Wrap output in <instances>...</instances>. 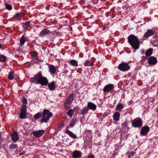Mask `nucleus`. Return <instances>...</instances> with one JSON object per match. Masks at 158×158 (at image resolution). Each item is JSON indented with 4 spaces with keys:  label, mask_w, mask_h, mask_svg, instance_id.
Instances as JSON below:
<instances>
[{
    "label": "nucleus",
    "mask_w": 158,
    "mask_h": 158,
    "mask_svg": "<svg viewBox=\"0 0 158 158\" xmlns=\"http://www.w3.org/2000/svg\"><path fill=\"white\" fill-rule=\"evenodd\" d=\"M30 82L32 83L40 84L41 85L46 86L48 85V88L50 90H53L56 88L55 83L52 81L48 83V81L46 77L42 76V73L40 71L34 77L31 78Z\"/></svg>",
    "instance_id": "f257e3e1"
},
{
    "label": "nucleus",
    "mask_w": 158,
    "mask_h": 158,
    "mask_svg": "<svg viewBox=\"0 0 158 158\" xmlns=\"http://www.w3.org/2000/svg\"><path fill=\"white\" fill-rule=\"evenodd\" d=\"M127 39L128 43L134 50V52H135V50L139 49L140 42L137 36L133 34H131L128 36Z\"/></svg>",
    "instance_id": "f03ea898"
},
{
    "label": "nucleus",
    "mask_w": 158,
    "mask_h": 158,
    "mask_svg": "<svg viewBox=\"0 0 158 158\" xmlns=\"http://www.w3.org/2000/svg\"><path fill=\"white\" fill-rule=\"evenodd\" d=\"M53 116L52 113L47 109H44L43 112V117L40 120L41 123H47Z\"/></svg>",
    "instance_id": "7ed1b4c3"
},
{
    "label": "nucleus",
    "mask_w": 158,
    "mask_h": 158,
    "mask_svg": "<svg viewBox=\"0 0 158 158\" xmlns=\"http://www.w3.org/2000/svg\"><path fill=\"white\" fill-rule=\"evenodd\" d=\"M143 121L139 118H136L132 121V125L135 127H142Z\"/></svg>",
    "instance_id": "20e7f679"
},
{
    "label": "nucleus",
    "mask_w": 158,
    "mask_h": 158,
    "mask_svg": "<svg viewBox=\"0 0 158 158\" xmlns=\"http://www.w3.org/2000/svg\"><path fill=\"white\" fill-rule=\"evenodd\" d=\"M118 68L120 70L123 72L127 71L129 70L130 68L128 63L124 62L119 64Z\"/></svg>",
    "instance_id": "39448f33"
},
{
    "label": "nucleus",
    "mask_w": 158,
    "mask_h": 158,
    "mask_svg": "<svg viewBox=\"0 0 158 158\" xmlns=\"http://www.w3.org/2000/svg\"><path fill=\"white\" fill-rule=\"evenodd\" d=\"M114 88V85L113 84H109L105 86L103 89L104 93H108L113 90Z\"/></svg>",
    "instance_id": "423d86ee"
},
{
    "label": "nucleus",
    "mask_w": 158,
    "mask_h": 158,
    "mask_svg": "<svg viewBox=\"0 0 158 158\" xmlns=\"http://www.w3.org/2000/svg\"><path fill=\"white\" fill-rule=\"evenodd\" d=\"M148 62L150 65H155L157 63V60L156 57L151 56L148 58Z\"/></svg>",
    "instance_id": "0eeeda50"
},
{
    "label": "nucleus",
    "mask_w": 158,
    "mask_h": 158,
    "mask_svg": "<svg viewBox=\"0 0 158 158\" xmlns=\"http://www.w3.org/2000/svg\"><path fill=\"white\" fill-rule=\"evenodd\" d=\"M45 131L44 130H41L35 131L32 132L34 136L36 137H39L41 136L44 133Z\"/></svg>",
    "instance_id": "6e6552de"
},
{
    "label": "nucleus",
    "mask_w": 158,
    "mask_h": 158,
    "mask_svg": "<svg viewBox=\"0 0 158 158\" xmlns=\"http://www.w3.org/2000/svg\"><path fill=\"white\" fill-rule=\"evenodd\" d=\"M11 138L14 142H16L19 138L18 133L15 131L13 133L11 134Z\"/></svg>",
    "instance_id": "1a4fd4ad"
},
{
    "label": "nucleus",
    "mask_w": 158,
    "mask_h": 158,
    "mask_svg": "<svg viewBox=\"0 0 158 158\" xmlns=\"http://www.w3.org/2000/svg\"><path fill=\"white\" fill-rule=\"evenodd\" d=\"M155 31L153 30L148 29L147 31L144 34L143 37L146 39L154 34Z\"/></svg>",
    "instance_id": "9d476101"
},
{
    "label": "nucleus",
    "mask_w": 158,
    "mask_h": 158,
    "mask_svg": "<svg viewBox=\"0 0 158 158\" xmlns=\"http://www.w3.org/2000/svg\"><path fill=\"white\" fill-rule=\"evenodd\" d=\"M150 128L148 126L143 127L140 131V133L142 135H146L149 130Z\"/></svg>",
    "instance_id": "9b49d317"
},
{
    "label": "nucleus",
    "mask_w": 158,
    "mask_h": 158,
    "mask_svg": "<svg viewBox=\"0 0 158 158\" xmlns=\"http://www.w3.org/2000/svg\"><path fill=\"white\" fill-rule=\"evenodd\" d=\"M82 155V153L80 151L75 150L73 152L72 156L73 158H81Z\"/></svg>",
    "instance_id": "f8f14e48"
},
{
    "label": "nucleus",
    "mask_w": 158,
    "mask_h": 158,
    "mask_svg": "<svg viewBox=\"0 0 158 158\" xmlns=\"http://www.w3.org/2000/svg\"><path fill=\"white\" fill-rule=\"evenodd\" d=\"M97 106L91 102H88L87 105V108L88 110L90 109L93 110H95L96 109Z\"/></svg>",
    "instance_id": "ddd939ff"
},
{
    "label": "nucleus",
    "mask_w": 158,
    "mask_h": 158,
    "mask_svg": "<svg viewBox=\"0 0 158 158\" xmlns=\"http://www.w3.org/2000/svg\"><path fill=\"white\" fill-rule=\"evenodd\" d=\"M50 33L49 31L46 28L44 29L40 32L39 36L43 37Z\"/></svg>",
    "instance_id": "4468645a"
},
{
    "label": "nucleus",
    "mask_w": 158,
    "mask_h": 158,
    "mask_svg": "<svg viewBox=\"0 0 158 158\" xmlns=\"http://www.w3.org/2000/svg\"><path fill=\"white\" fill-rule=\"evenodd\" d=\"M27 110L25 109H21L19 114V117L21 119H24L26 118L27 116Z\"/></svg>",
    "instance_id": "2eb2a0df"
},
{
    "label": "nucleus",
    "mask_w": 158,
    "mask_h": 158,
    "mask_svg": "<svg viewBox=\"0 0 158 158\" xmlns=\"http://www.w3.org/2000/svg\"><path fill=\"white\" fill-rule=\"evenodd\" d=\"M69 127H67V130L65 131V133L68 134L70 137L74 139L77 138V136L74 134L71 131L69 130L68 129L69 128Z\"/></svg>",
    "instance_id": "dca6fc26"
},
{
    "label": "nucleus",
    "mask_w": 158,
    "mask_h": 158,
    "mask_svg": "<svg viewBox=\"0 0 158 158\" xmlns=\"http://www.w3.org/2000/svg\"><path fill=\"white\" fill-rule=\"evenodd\" d=\"M73 101L67 98L66 101L64 103L65 108L66 109H68L69 108V106H70L72 104Z\"/></svg>",
    "instance_id": "f3484780"
},
{
    "label": "nucleus",
    "mask_w": 158,
    "mask_h": 158,
    "mask_svg": "<svg viewBox=\"0 0 158 158\" xmlns=\"http://www.w3.org/2000/svg\"><path fill=\"white\" fill-rule=\"evenodd\" d=\"M49 72L51 74H54L56 71V69L55 66L53 65H51L49 66Z\"/></svg>",
    "instance_id": "a211bd4d"
},
{
    "label": "nucleus",
    "mask_w": 158,
    "mask_h": 158,
    "mask_svg": "<svg viewBox=\"0 0 158 158\" xmlns=\"http://www.w3.org/2000/svg\"><path fill=\"white\" fill-rule=\"evenodd\" d=\"M120 116V114L118 112L114 113L113 115L114 120L117 121H118L119 119Z\"/></svg>",
    "instance_id": "6ab92c4d"
},
{
    "label": "nucleus",
    "mask_w": 158,
    "mask_h": 158,
    "mask_svg": "<svg viewBox=\"0 0 158 158\" xmlns=\"http://www.w3.org/2000/svg\"><path fill=\"white\" fill-rule=\"evenodd\" d=\"M89 110L86 106H85L81 111V113L82 115H85L88 113Z\"/></svg>",
    "instance_id": "aec40b11"
},
{
    "label": "nucleus",
    "mask_w": 158,
    "mask_h": 158,
    "mask_svg": "<svg viewBox=\"0 0 158 158\" xmlns=\"http://www.w3.org/2000/svg\"><path fill=\"white\" fill-rule=\"evenodd\" d=\"M153 49L152 48H149L146 51L145 54V56L149 57L151 56L153 53Z\"/></svg>",
    "instance_id": "412c9836"
},
{
    "label": "nucleus",
    "mask_w": 158,
    "mask_h": 158,
    "mask_svg": "<svg viewBox=\"0 0 158 158\" xmlns=\"http://www.w3.org/2000/svg\"><path fill=\"white\" fill-rule=\"evenodd\" d=\"M85 66H92L94 65V62L91 60H86L84 63Z\"/></svg>",
    "instance_id": "4be33fe9"
},
{
    "label": "nucleus",
    "mask_w": 158,
    "mask_h": 158,
    "mask_svg": "<svg viewBox=\"0 0 158 158\" xmlns=\"http://www.w3.org/2000/svg\"><path fill=\"white\" fill-rule=\"evenodd\" d=\"M77 121L78 120L76 118L72 119L70 121V123L69 125L70 127H73Z\"/></svg>",
    "instance_id": "5701e85b"
},
{
    "label": "nucleus",
    "mask_w": 158,
    "mask_h": 158,
    "mask_svg": "<svg viewBox=\"0 0 158 158\" xmlns=\"http://www.w3.org/2000/svg\"><path fill=\"white\" fill-rule=\"evenodd\" d=\"M123 108V105L121 103H119L117 105L116 109V110L121 111Z\"/></svg>",
    "instance_id": "b1692460"
},
{
    "label": "nucleus",
    "mask_w": 158,
    "mask_h": 158,
    "mask_svg": "<svg viewBox=\"0 0 158 158\" xmlns=\"http://www.w3.org/2000/svg\"><path fill=\"white\" fill-rule=\"evenodd\" d=\"M30 23L31 22L30 21H26L25 23H23V26L22 27L23 28H27L28 27H30Z\"/></svg>",
    "instance_id": "393cba45"
},
{
    "label": "nucleus",
    "mask_w": 158,
    "mask_h": 158,
    "mask_svg": "<svg viewBox=\"0 0 158 158\" xmlns=\"http://www.w3.org/2000/svg\"><path fill=\"white\" fill-rule=\"evenodd\" d=\"M42 115V114L41 112H39L36 113L34 116V118L35 119L37 120L40 118Z\"/></svg>",
    "instance_id": "a878e982"
},
{
    "label": "nucleus",
    "mask_w": 158,
    "mask_h": 158,
    "mask_svg": "<svg viewBox=\"0 0 158 158\" xmlns=\"http://www.w3.org/2000/svg\"><path fill=\"white\" fill-rule=\"evenodd\" d=\"M122 125L123 126V127L124 128L125 130L128 131L129 129L128 127V123L127 121H125L124 123H122Z\"/></svg>",
    "instance_id": "bb28decb"
},
{
    "label": "nucleus",
    "mask_w": 158,
    "mask_h": 158,
    "mask_svg": "<svg viewBox=\"0 0 158 158\" xmlns=\"http://www.w3.org/2000/svg\"><path fill=\"white\" fill-rule=\"evenodd\" d=\"M8 60V58L3 55L0 54V61L2 62H6Z\"/></svg>",
    "instance_id": "cd10ccee"
},
{
    "label": "nucleus",
    "mask_w": 158,
    "mask_h": 158,
    "mask_svg": "<svg viewBox=\"0 0 158 158\" xmlns=\"http://www.w3.org/2000/svg\"><path fill=\"white\" fill-rule=\"evenodd\" d=\"M69 63L71 65L73 66H77L78 65L77 61L74 60H69Z\"/></svg>",
    "instance_id": "c85d7f7f"
},
{
    "label": "nucleus",
    "mask_w": 158,
    "mask_h": 158,
    "mask_svg": "<svg viewBox=\"0 0 158 158\" xmlns=\"http://www.w3.org/2000/svg\"><path fill=\"white\" fill-rule=\"evenodd\" d=\"M24 14L23 13L21 12L20 13H17L15 15L14 17H15L17 19H19L21 17L24 16Z\"/></svg>",
    "instance_id": "c756f323"
},
{
    "label": "nucleus",
    "mask_w": 158,
    "mask_h": 158,
    "mask_svg": "<svg viewBox=\"0 0 158 158\" xmlns=\"http://www.w3.org/2000/svg\"><path fill=\"white\" fill-rule=\"evenodd\" d=\"M74 110H69L67 112L66 114L68 116H69L70 117H72L74 113Z\"/></svg>",
    "instance_id": "7c9ffc66"
},
{
    "label": "nucleus",
    "mask_w": 158,
    "mask_h": 158,
    "mask_svg": "<svg viewBox=\"0 0 158 158\" xmlns=\"http://www.w3.org/2000/svg\"><path fill=\"white\" fill-rule=\"evenodd\" d=\"M20 42L22 45H23L25 42V39L24 37V35H23L21 37L20 40Z\"/></svg>",
    "instance_id": "2f4dec72"
},
{
    "label": "nucleus",
    "mask_w": 158,
    "mask_h": 158,
    "mask_svg": "<svg viewBox=\"0 0 158 158\" xmlns=\"http://www.w3.org/2000/svg\"><path fill=\"white\" fill-rule=\"evenodd\" d=\"M8 78L10 80H12L14 79V76L12 72H10L8 76Z\"/></svg>",
    "instance_id": "473e14b6"
},
{
    "label": "nucleus",
    "mask_w": 158,
    "mask_h": 158,
    "mask_svg": "<svg viewBox=\"0 0 158 158\" xmlns=\"http://www.w3.org/2000/svg\"><path fill=\"white\" fill-rule=\"evenodd\" d=\"M31 55L33 57H38V53L36 51H32L31 52Z\"/></svg>",
    "instance_id": "72a5a7b5"
},
{
    "label": "nucleus",
    "mask_w": 158,
    "mask_h": 158,
    "mask_svg": "<svg viewBox=\"0 0 158 158\" xmlns=\"http://www.w3.org/2000/svg\"><path fill=\"white\" fill-rule=\"evenodd\" d=\"M18 147V146L17 144H11L10 145V149H12L15 148H17Z\"/></svg>",
    "instance_id": "f704fd0d"
},
{
    "label": "nucleus",
    "mask_w": 158,
    "mask_h": 158,
    "mask_svg": "<svg viewBox=\"0 0 158 158\" xmlns=\"http://www.w3.org/2000/svg\"><path fill=\"white\" fill-rule=\"evenodd\" d=\"M74 95L73 93H71L69 95L68 98L73 101L74 100Z\"/></svg>",
    "instance_id": "c9c22d12"
},
{
    "label": "nucleus",
    "mask_w": 158,
    "mask_h": 158,
    "mask_svg": "<svg viewBox=\"0 0 158 158\" xmlns=\"http://www.w3.org/2000/svg\"><path fill=\"white\" fill-rule=\"evenodd\" d=\"M5 6H6V9L10 10H11L12 9V7L11 5L10 4H6Z\"/></svg>",
    "instance_id": "e433bc0d"
},
{
    "label": "nucleus",
    "mask_w": 158,
    "mask_h": 158,
    "mask_svg": "<svg viewBox=\"0 0 158 158\" xmlns=\"http://www.w3.org/2000/svg\"><path fill=\"white\" fill-rule=\"evenodd\" d=\"M39 61V60L38 59V57H35V58L33 59L32 61L34 63H37Z\"/></svg>",
    "instance_id": "4c0bfd02"
},
{
    "label": "nucleus",
    "mask_w": 158,
    "mask_h": 158,
    "mask_svg": "<svg viewBox=\"0 0 158 158\" xmlns=\"http://www.w3.org/2000/svg\"><path fill=\"white\" fill-rule=\"evenodd\" d=\"M25 109V110H27L26 104L23 103L21 109Z\"/></svg>",
    "instance_id": "58836bf2"
},
{
    "label": "nucleus",
    "mask_w": 158,
    "mask_h": 158,
    "mask_svg": "<svg viewBox=\"0 0 158 158\" xmlns=\"http://www.w3.org/2000/svg\"><path fill=\"white\" fill-rule=\"evenodd\" d=\"M27 103V100L26 98H24L23 99V103L26 104Z\"/></svg>",
    "instance_id": "ea45409f"
},
{
    "label": "nucleus",
    "mask_w": 158,
    "mask_h": 158,
    "mask_svg": "<svg viewBox=\"0 0 158 158\" xmlns=\"http://www.w3.org/2000/svg\"><path fill=\"white\" fill-rule=\"evenodd\" d=\"M135 154V152H131L130 154L129 155V157H132Z\"/></svg>",
    "instance_id": "a19ab883"
},
{
    "label": "nucleus",
    "mask_w": 158,
    "mask_h": 158,
    "mask_svg": "<svg viewBox=\"0 0 158 158\" xmlns=\"http://www.w3.org/2000/svg\"><path fill=\"white\" fill-rule=\"evenodd\" d=\"M87 158H94V156L93 155H89Z\"/></svg>",
    "instance_id": "79ce46f5"
},
{
    "label": "nucleus",
    "mask_w": 158,
    "mask_h": 158,
    "mask_svg": "<svg viewBox=\"0 0 158 158\" xmlns=\"http://www.w3.org/2000/svg\"><path fill=\"white\" fill-rule=\"evenodd\" d=\"M145 51L144 49H142L141 51V54L143 55L145 54Z\"/></svg>",
    "instance_id": "37998d69"
},
{
    "label": "nucleus",
    "mask_w": 158,
    "mask_h": 158,
    "mask_svg": "<svg viewBox=\"0 0 158 158\" xmlns=\"http://www.w3.org/2000/svg\"><path fill=\"white\" fill-rule=\"evenodd\" d=\"M146 56H145V57H144L143 59L142 60H141V61H143V62L145 61L146 60Z\"/></svg>",
    "instance_id": "c03bdc74"
},
{
    "label": "nucleus",
    "mask_w": 158,
    "mask_h": 158,
    "mask_svg": "<svg viewBox=\"0 0 158 158\" xmlns=\"http://www.w3.org/2000/svg\"><path fill=\"white\" fill-rule=\"evenodd\" d=\"M83 56V54L82 53H80L79 55V57H82Z\"/></svg>",
    "instance_id": "a18cd8bd"
},
{
    "label": "nucleus",
    "mask_w": 158,
    "mask_h": 158,
    "mask_svg": "<svg viewBox=\"0 0 158 158\" xmlns=\"http://www.w3.org/2000/svg\"><path fill=\"white\" fill-rule=\"evenodd\" d=\"M23 28V31L25 32L27 30V28Z\"/></svg>",
    "instance_id": "49530a36"
},
{
    "label": "nucleus",
    "mask_w": 158,
    "mask_h": 158,
    "mask_svg": "<svg viewBox=\"0 0 158 158\" xmlns=\"http://www.w3.org/2000/svg\"><path fill=\"white\" fill-rule=\"evenodd\" d=\"M64 123H62V124H61L60 125V126H59V128L60 127H63V125H64Z\"/></svg>",
    "instance_id": "de8ad7c7"
},
{
    "label": "nucleus",
    "mask_w": 158,
    "mask_h": 158,
    "mask_svg": "<svg viewBox=\"0 0 158 158\" xmlns=\"http://www.w3.org/2000/svg\"><path fill=\"white\" fill-rule=\"evenodd\" d=\"M155 110L156 112H157L158 113V105L157 106V107L156 108Z\"/></svg>",
    "instance_id": "09e8293b"
},
{
    "label": "nucleus",
    "mask_w": 158,
    "mask_h": 158,
    "mask_svg": "<svg viewBox=\"0 0 158 158\" xmlns=\"http://www.w3.org/2000/svg\"><path fill=\"white\" fill-rule=\"evenodd\" d=\"M24 154V153H20V155H23Z\"/></svg>",
    "instance_id": "8fccbe9b"
},
{
    "label": "nucleus",
    "mask_w": 158,
    "mask_h": 158,
    "mask_svg": "<svg viewBox=\"0 0 158 158\" xmlns=\"http://www.w3.org/2000/svg\"><path fill=\"white\" fill-rule=\"evenodd\" d=\"M120 140H121L123 139V138H122V136L120 137Z\"/></svg>",
    "instance_id": "3c124183"
},
{
    "label": "nucleus",
    "mask_w": 158,
    "mask_h": 158,
    "mask_svg": "<svg viewBox=\"0 0 158 158\" xmlns=\"http://www.w3.org/2000/svg\"><path fill=\"white\" fill-rule=\"evenodd\" d=\"M76 109H77V107H75V109H74V110H76Z\"/></svg>",
    "instance_id": "603ef678"
},
{
    "label": "nucleus",
    "mask_w": 158,
    "mask_h": 158,
    "mask_svg": "<svg viewBox=\"0 0 158 158\" xmlns=\"http://www.w3.org/2000/svg\"><path fill=\"white\" fill-rule=\"evenodd\" d=\"M158 120H157V124H158Z\"/></svg>",
    "instance_id": "864d4df0"
},
{
    "label": "nucleus",
    "mask_w": 158,
    "mask_h": 158,
    "mask_svg": "<svg viewBox=\"0 0 158 158\" xmlns=\"http://www.w3.org/2000/svg\"><path fill=\"white\" fill-rule=\"evenodd\" d=\"M1 137V133L0 132V137Z\"/></svg>",
    "instance_id": "5fc2aeb1"
},
{
    "label": "nucleus",
    "mask_w": 158,
    "mask_h": 158,
    "mask_svg": "<svg viewBox=\"0 0 158 158\" xmlns=\"http://www.w3.org/2000/svg\"><path fill=\"white\" fill-rule=\"evenodd\" d=\"M155 46H156V45H155Z\"/></svg>",
    "instance_id": "6e6d98bb"
},
{
    "label": "nucleus",
    "mask_w": 158,
    "mask_h": 158,
    "mask_svg": "<svg viewBox=\"0 0 158 158\" xmlns=\"http://www.w3.org/2000/svg\"><path fill=\"white\" fill-rule=\"evenodd\" d=\"M155 46H156V45H155Z\"/></svg>",
    "instance_id": "4d7b16f0"
}]
</instances>
